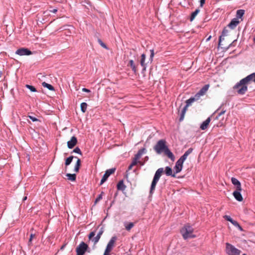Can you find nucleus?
<instances>
[{"instance_id":"f257e3e1","label":"nucleus","mask_w":255,"mask_h":255,"mask_svg":"<svg viewBox=\"0 0 255 255\" xmlns=\"http://www.w3.org/2000/svg\"><path fill=\"white\" fill-rule=\"evenodd\" d=\"M252 81L255 82V73H253L245 78L241 80L234 86L233 89L237 90V93L239 95H244L248 91L247 85Z\"/></svg>"},{"instance_id":"f03ea898","label":"nucleus","mask_w":255,"mask_h":255,"mask_svg":"<svg viewBox=\"0 0 255 255\" xmlns=\"http://www.w3.org/2000/svg\"><path fill=\"white\" fill-rule=\"evenodd\" d=\"M193 228L189 224H186L180 230L183 238L184 240L195 238L196 236L193 234Z\"/></svg>"},{"instance_id":"7ed1b4c3","label":"nucleus","mask_w":255,"mask_h":255,"mask_svg":"<svg viewBox=\"0 0 255 255\" xmlns=\"http://www.w3.org/2000/svg\"><path fill=\"white\" fill-rule=\"evenodd\" d=\"M163 171L164 170L163 168H159L156 171L151 184L149 191L150 194H152L154 192L156 185L158 182L160 177L161 176Z\"/></svg>"},{"instance_id":"20e7f679","label":"nucleus","mask_w":255,"mask_h":255,"mask_svg":"<svg viewBox=\"0 0 255 255\" xmlns=\"http://www.w3.org/2000/svg\"><path fill=\"white\" fill-rule=\"evenodd\" d=\"M166 143V142L165 139H160L154 145L153 149L157 154H161L168 147Z\"/></svg>"},{"instance_id":"39448f33","label":"nucleus","mask_w":255,"mask_h":255,"mask_svg":"<svg viewBox=\"0 0 255 255\" xmlns=\"http://www.w3.org/2000/svg\"><path fill=\"white\" fill-rule=\"evenodd\" d=\"M226 252L228 255H240L241 251L230 243L226 244Z\"/></svg>"},{"instance_id":"423d86ee","label":"nucleus","mask_w":255,"mask_h":255,"mask_svg":"<svg viewBox=\"0 0 255 255\" xmlns=\"http://www.w3.org/2000/svg\"><path fill=\"white\" fill-rule=\"evenodd\" d=\"M89 249L88 245L84 242H82L76 248V252L78 255H84Z\"/></svg>"},{"instance_id":"0eeeda50","label":"nucleus","mask_w":255,"mask_h":255,"mask_svg":"<svg viewBox=\"0 0 255 255\" xmlns=\"http://www.w3.org/2000/svg\"><path fill=\"white\" fill-rule=\"evenodd\" d=\"M116 170V168H112L111 169H107L106 171L105 174H104V175L101 180L100 185H102L108 179L109 177L111 174H113L115 172Z\"/></svg>"},{"instance_id":"6e6552de","label":"nucleus","mask_w":255,"mask_h":255,"mask_svg":"<svg viewBox=\"0 0 255 255\" xmlns=\"http://www.w3.org/2000/svg\"><path fill=\"white\" fill-rule=\"evenodd\" d=\"M15 54L20 56L30 55L32 54V52L26 48H21L18 49L15 51Z\"/></svg>"},{"instance_id":"1a4fd4ad","label":"nucleus","mask_w":255,"mask_h":255,"mask_svg":"<svg viewBox=\"0 0 255 255\" xmlns=\"http://www.w3.org/2000/svg\"><path fill=\"white\" fill-rule=\"evenodd\" d=\"M117 240V237L116 236L112 237L108 243L106 249L111 252Z\"/></svg>"},{"instance_id":"9d476101","label":"nucleus","mask_w":255,"mask_h":255,"mask_svg":"<svg viewBox=\"0 0 255 255\" xmlns=\"http://www.w3.org/2000/svg\"><path fill=\"white\" fill-rule=\"evenodd\" d=\"M77 138L75 136H73L71 139L67 142V146L69 148H73L77 143Z\"/></svg>"},{"instance_id":"9b49d317","label":"nucleus","mask_w":255,"mask_h":255,"mask_svg":"<svg viewBox=\"0 0 255 255\" xmlns=\"http://www.w3.org/2000/svg\"><path fill=\"white\" fill-rule=\"evenodd\" d=\"M146 59V55L143 53L141 55V59L140 60V64L142 67V72H144L146 71L147 67V63L145 62Z\"/></svg>"},{"instance_id":"f8f14e48","label":"nucleus","mask_w":255,"mask_h":255,"mask_svg":"<svg viewBox=\"0 0 255 255\" xmlns=\"http://www.w3.org/2000/svg\"><path fill=\"white\" fill-rule=\"evenodd\" d=\"M240 21L237 18L232 19L231 22L228 24L227 26L231 29H235L236 26L239 24Z\"/></svg>"},{"instance_id":"ddd939ff","label":"nucleus","mask_w":255,"mask_h":255,"mask_svg":"<svg viewBox=\"0 0 255 255\" xmlns=\"http://www.w3.org/2000/svg\"><path fill=\"white\" fill-rule=\"evenodd\" d=\"M183 163L178 160L176 161L175 163V165L174 167V170H175L174 172L175 174L181 171L183 168Z\"/></svg>"},{"instance_id":"4468645a","label":"nucleus","mask_w":255,"mask_h":255,"mask_svg":"<svg viewBox=\"0 0 255 255\" xmlns=\"http://www.w3.org/2000/svg\"><path fill=\"white\" fill-rule=\"evenodd\" d=\"M242 190H238L236 189L233 193L234 198L239 202H241L243 200L242 195L241 193Z\"/></svg>"},{"instance_id":"2eb2a0df","label":"nucleus","mask_w":255,"mask_h":255,"mask_svg":"<svg viewBox=\"0 0 255 255\" xmlns=\"http://www.w3.org/2000/svg\"><path fill=\"white\" fill-rule=\"evenodd\" d=\"M231 181L232 184L236 186V188L238 190H242V187H241V182L239 181V180H238L237 178L235 177H232L231 178Z\"/></svg>"},{"instance_id":"dca6fc26","label":"nucleus","mask_w":255,"mask_h":255,"mask_svg":"<svg viewBox=\"0 0 255 255\" xmlns=\"http://www.w3.org/2000/svg\"><path fill=\"white\" fill-rule=\"evenodd\" d=\"M104 228L102 227L100 229V230L99 232H98V234L97 235V236L93 239L92 242H94V245H95L99 242V240L101 238L102 235L104 233Z\"/></svg>"},{"instance_id":"f3484780","label":"nucleus","mask_w":255,"mask_h":255,"mask_svg":"<svg viewBox=\"0 0 255 255\" xmlns=\"http://www.w3.org/2000/svg\"><path fill=\"white\" fill-rule=\"evenodd\" d=\"M146 152V149L145 147H143L139 149L137 153L134 155V157L133 159L136 161H138V160L140 158L141 156Z\"/></svg>"},{"instance_id":"a211bd4d","label":"nucleus","mask_w":255,"mask_h":255,"mask_svg":"<svg viewBox=\"0 0 255 255\" xmlns=\"http://www.w3.org/2000/svg\"><path fill=\"white\" fill-rule=\"evenodd\" d=\"M163 152L164 154L166 155L169 158H170L172 161H174L175 156L168 147H167Z\"/></svg>"},{"instance_id":"6ab92c4d","label":"nucleus","mask_w":255,"mask_h":255,"mask_svg":"<svg viewBox=\"0 0 255 255\" xmlns=\"http://www.w3.org/2000/svg\"><path fill=\"white\" fill-rule=\"evenodd\" d=\"M165 174L167 176H170L172 177H176V174L174 173H173L172 168L169 166H166L165 168Z\"/></svg>"},{"instance_id":"aec40b11","label":"nucleus","mask_w":255,"mask_h":255,"mask_svg":"<svg viewBox=\"0 0 255 255\" xmlns=\"http://www.w3.org/2000/svg\"><path fill=\"white\" fill-rule=\"evenodd\" d=\"M211 121V117H208L205 121H204L200 126V128L202 130H205Z\"/></svg>"},{"instance_id":"412c9836","label":"nucleus","mask_w":255,"mask_h":255,"mask_svg":"<svg viewBox=\"0 0 255 255\" xmlns=\"http://www.w3.org/2000/svg\"><path fill=\"white\" fill-rule=\"evenodd\" d=\"M209 88V85L206 84L198 92V95H200L201 96H203L208 91Z\"/></svg>"},{"instance_id":"4be33fe9","label":"nucleus","mask_w":255,"mask_h":255,"mask_svg":"<svg viewBox=\"0 0 255 255\" xmlns=\"http://www.w3.org/2000/svg\"><path fill=\"white\" fill-rule=\"evenodd\" d=\"M75 158L77 159V162L75 165L74 167V171L76 172H78L79 171V169L81 165V161L80 158H79L78 157L75 156Z\"/></svg>"},{"instance_id":"5701e85b","label":"nucleus","mask_w":255,"mask_h":255,"mask_svg":"<svg viewBox=\"0 0 255 255\" xmlns=\"http://www.w3.org/2000/svg\"><path fill=\"white\" fill-rule=\"evenodd\" d=\"M128 66H130V68L132 69V71L134 72V73H136L137 69L136 68V66L134 63V61L133 60H130L128 62Z\"/></svg>"},{"instance_id":"b1692460","label":"nucleus","mask_w":255,"mask_h":255,"mask_svg":"<svg viewBox=\"0 0 255 255\" xmlns=\"http://www.w3.org/2000/svg\"><path fill=\"white\" fill-rule=\"evenodd\" d=\"M118 190L124 191L126 188V186L125 185L123 180L120 181L117 186Z\"/></svg>"},{"instance_id":"393cba45","label":"nucleus","mask_w":255,"mask_h":255,"mask_svg":"<svg viewBox=\"0 0 255 255\" xmlns=\"http://www.w3.org/2000/svg\"><path fill=\"white\" fill-rule=\"evenodd\" d=\"M66 177H67L68 179L69 180H70L71 181H75L76 179V174H71V173H67L66 174Z\"/></svg>"},{"instance_id":"a878e982","label":"nucleus","mask_w":255,"mask_h":255,"mask_svg":"<svg viewBox=\"0 0 255 255\" xmlns=\"http://www.w3.org/2000/svg\"><path fill=\"white\" fill-rule=\"evenodd\" d=\"M199 12L200 9L199 8H197L194 11L192 12L190 17V20L192 21Z\"/></svg>"},{"instance_id":"bb28decb","label":"nucleus","mask_w":255,"mask_h":255,"mask_svg":"<svg viewBox=\"0 0 255 255\" xmlns=\"http://www.w3.org/2000/svg\"><path fill=\"white\" fill-rule=\"evenodd\" d=\"M244 14L245 10L244 9H239L236 12V18L238 19L241 18Z\"/></svg>"},{"instance_id":"cd10ccee","label":"nucleus","mask_w":255,"mask_h":255,"mask_svg":"<svg viewBox=\"0 0 255 255\" xmlns=\"http://www.w3.org/2000/svg\"><path fill=\"white\" fill-rule=\"evenodd\" d=\"M75 156H74L73 155H71V156H70L69 157H67L66 159H65V165L66 166H67L68 165H69L72 160H73V159L74 158H75Z\"/></svg>"},{"instance_id":"c85d7f7f","label":"nucleus","mask_w":255,"mask_h":255,"mask_svg":"<svg viewBox=\"0 0 255 255\" xmlns=\"http://www.w3.org/2000/svg\"><path fill=\"white\" fill-rule=\"evenodd\" d=\"M42 85L43 87L47 88L48 89H49L50 91H54V87L51 85V84H48L46 83L45 82H43L42 83Z\"/></svg>"},{"instance_id":"c756f323","label":"nucleus","mask_w":255,"mask_h":255,"mask_svg":"<svg viewBox=\"0 0 255 255\" xmlns=\"http://www.w3.org/2000/svg\"><path fill=\"white\" fill-rule=\"evenodd\" d=\"M138 162L140 163V164H141V165H143V163H141V162H140V161H136V160H135L134 159H133V160H132V162H131V164H130L129 165V166L128 167V170H131V168H132V167L133 166H134V165H136V164H137V163Z\"/></svg>"},{"instance_id":"7c9ffc66","label":"nucleus","mask_w":255,"mask_h":255,"mask_svg":"<svg viewBox=\"0 0 255 255\" xmlns=\"http://www.w3.org/2000/svg\"><path fill=\"white\" fill-rule=\"evenodd\" d=\"M87 104L85 102H83L81 104L80 107L81 110L83 113H85L87 110Z\"/></svg>"},{"instance_id":"2f4dec72","label":"nucleus","mask_w":255,"mask_h":255,"mask_svg":"<svg viewBox=\"0 0 255 255\" xmlns=\"http://www.w3.org/2000/svg\"><path fill=\"white\" fill-rule=\"evenodd\" d=\"M104 194V192L102 191L101 194H99L96 198L94 204L96 205L98 202H99L103 198V195Z\"/></svg>"},{"instance_id":"473e14b6","label":"nucleus","mask_w":255,"mask_h":255,"mask_svg":"<svg viewBox=\"0 0 255 255\" xmlns=\"http://www.w3.org/2000/svg\"><path fill=\"white\" fill-rule=\"evenodd\" d=\"M98 43H99V44L102 47H103L104 48L106 49H107L108 50L109 49V48L107 47V46L106 45L105 43H104L102 40L100 39V38H98Z\"/></svg>"},{"instance_id":"72a5a7b5","label":"nucleus","mask_w":255,"mask_h":255,"mask_svg":"<svg viewBox=\"0 0 255 255\" xmlns=\"http://www.w3.org/2000/svg\"><path fill=\"white\" fill-rule=\"evenodd\" d=\"M150 57L148 59V61H149L151 63H152V62L153 61V57L154 55V49H150Z\"/></svg>"},{"instance_id":"f704fd0d","label":"nucleus","mask_w":255,"mask_h":255,"mask_svg":"<svg viewBox=\"0 0 255 255\" xmlns=\"http://www.w3.org/2000/svg\"><path fill=\"white\" fill-rule=\"evenodd\" d=\"M194 102V98H192V97H191L190 98H189V99H188L187 100H186V105L187 106H189L191 105V104Z\"/></svg>"},{"instance_id":"c9c22d12","label":"nucleus","mask_w":255,"mask_h":255,"mask_svg":"<svg viewBox=\"0 0 255 255\" xmlns=\"http://www.w3.org/2000/svg\"><path fill=\"white\" fill-rule=\"evenodd\" d=\"M25 87L28 89L29 90H30L31 92H36V88L32 86V85H26Z\"/></svg>"},{"instance_id":"e433bc0d","label":"nucleus","mask_w":255,"mask_h":255,"mask_svg":"<svg viewBox=\"0 0 255 255\" xmlns=\"http://www.w3.org/2000/svg\"><path fill=\"white\" fill-rule=\"evenodd\" d=\"M134 226V224L132 222L129 223L125 228L127 231H129Z\"/></svg>"},{"instance_id":"4c0bfd02","label":"nucleus","mask_w":255,"mask_h":255,"mask_svg":"<svg viewBox=\"0 0 255 255\" xmlns=\"http://www.w3.org/2000/svg\"><path fill=\"white\" fill-rule=\"evenodd\" d=\"M73 152L76 153L80 155H82V154L81 150L79 147H76L75 148H74L71 153Z\"/></svg>"},{"instance_id":"58836bf2","label":"nucleus","mask_w":255,"mask_h":255,"mask_svg":"<svg viewBox=\"0 0 255 255\" xmlns=\"http://www.w3.org/2000/svg\"><path fill=\"white\" fill-rule=\"evenodd\" d=\"M187 157V156L184 153V154L182 155L178 160L183 163Z\"/></svg>"},{"instance_id":"ea45409f","label":"nucleus","mask_w":255,"mask_h":255,"mask_svg":"<svg viewBox=\"0 0 255 255\" xmlns=\"http://www.w3.org/2000/svg\"><path fill=\"white\" fill-rule=\"evenodd\" d=\"M95 231H93V232H91L89 236H88V238H89V239L90 240H93V239L94 238V237L95 236Z\"/></svg>"},{"instance_id":"a19ab883","label":"nucleus","mask_w":255,"mask_h":255,"mask_svg":"<svg viewBox=\"0 0 255 255\" xmlns=\"http://www.w3.org/2000/svg\"><path fill=\"white\" fill-rule=\"evenodd\" d=\"M224 218L226 220H227V221H228L230 222V223H232V221H233V219H232V218L230 216H228V215H225V216H224Z\"/></svg>"},{"instance_id":"79ce46f5","label":"nucleus","mask_w":255,"mask_h":255,"mask_svg":"<svg viewBox=\"0 0 255 255\" xmlns=\"http://www.w3.org/2000/svg\"><path fill=\"white\" fill-rule=\"evenodd\" d=\"M193 149L192 148H189L185 153L184 154L187 156L192 152Z\"/></svg>"},{"instance_id":"37998d69","label":"nucleus","mask_w":255,"mask_h":255,"mask_svg":"<svg viewBox=\"0 0 255 255\" xmlns=\"http://www.w3.org/2000/svg\"><path fill=\"white\" fill-rule=\"evenodd\" d=\"M193 149L192 148H189L185 153L184 154L187 156L192 152Z\"/></svg>"},{"instance_id":"c03bdc74","label":"nucleus","mask_w":255,"mask_h":255,"mask_svg":"<svg viewBox=\"0 0 255 255\" xmlns=\"http://www.w3.org/2000/svg\"><path fill=\"white\" fill-rule=\"evenodd\" d=\"M228 30L225 27L223 30L221 35L222 36H225L228 34Z\"/></svg>"},{"instance_id":"a18cd8bd","label":"nucleus","mask_w":255,"mask_h":255,"mask_svg":"<svg viewBox=\"0 0 255 255\" xmlns=\"http://www.w3.org/2000/svg\"><path fill=\"white\" fill-rule=\"evenodd\" d=\"M28 117L32 120V122H37L40 121L36 117H33L32 116H28Z\"/></svg>"},{"instance_id":"49530a36","label":"nucleus","mask_w":255,"mask_h":255,"mask_svg":"<svg viewBox=\"0 0 255 255\" xmlns=\"http://www.w3.org/2000/svg\"><path fill=\"white\" fill-rule=\"evenodd\" d=\"M201 96L200 95H198V93H197L193 97H192V98H194L195 101L198 100Z\"/></svg>"},{"instance_id":"de8ad7c7","label":"nucleus","mask_w":255,"mask_h":255,"mask_svg":"<svg viewBox=\"0 0 255 255\" xmlns=\"http://www.w3.org/2000/svg\"><path fill=\"white\" fill-rule=\"evenodd\" d=\"M223 37H224V36H222V35L219 37V44H218L219 47L221 45V42L222 40H223L224 39V38Z\"/></svg>"},{"instance_id":"09e8293b","label":"nucleus","mask_w":255,"mask_h":255,"mask_svg":"<svg viewBox=\"0 0 255 255\" xmlns=\"http://www.w3.org/2000/svg\"><path fill=\"white\" fill-rule=\"evenodd\" d=\"M231 223L236 227L239 226V224L238 222L234 220H233Z\"/></svg>"},{"instance_id":"8fccbe9b","label":"nucleus","mask_w":255,"mask_h":255,"mask_svg":"<svg viewBox=\"0 0 255 255\" xmlns=\"http://www.w3.org/2000/svg\"><path fill=\"white\" fill-rule=\"evenodd\" d=\"M188 107V106H187L186 105H185L184 107V108H183V109L182 110L181 113H183V114H185Z\"/></svg>"},{"instance_id":"3c124183","label":"nucleus","mask_w":255,"mask_h":255,"mask_svg":"<svg viewBox=\"0 0 255 255\" xmlns=\"http://www.w3.org/2000/svg\"><path fill=\"white\" fill-rule=\"evenodd\" d=\"M35 235L34 234H31L30 235L29 239V242H30L31 241H32V239L34 237H35Z\"/></svg>"},{"instance_id":"603ef678","label":"nucleus","mask_w":255,"mask_h":255,"mask_svg":"<svg viewBox=\"0 0 255 255\" xmlns=\"http://www.w3.org/2000/svg\"><path fill=\"white\" fill-rule=\"evenodd\" d=\"M205 0H200V5L201 7H202L203 5L205 4Z\"/></svg>"},{"instance_id":"864d4df0","label":"nucleus","mask_w":255,"mask_h":255,"mask_svg":"<svg viewBox=\"0 0 255 255\" xmlns=\"http://www.w3.org/2000/svg\"><path fill=\"white\" fill-rule=\"evenodd\" d=\"M184 115H185V114H183L182 113H181L180 118H179L180 121H182L183 120V119L184 118Z\"/></svg>"},{"instance_id":"5fc2aeb1","label":"nucleus","mask_w":255,"mask_h":255,"mask_svg":"<svg viewBox=\"0 0 255 255\" xmlns=\"http://www.w3.org/2000/svg\"><path fill=\"white\" fill-rule=\"evenodd\" d=\"M82 90L83 92H87V93H89V92H91L89 89H88L85 88H83L82 89Z\"/></svg>"},{"instance_id":"6e6d98bb","label":"nucleus","mask_w":255,"mask_h":255,"mask_svg":"<svg viewBox=\"0 0 255 255\" xmlns=\"http://www.w3.org/2000/svg\"><path fill=\"white\" fill-rule=\"evenodd\" d=\"M57 8H53V9H50L49 10V11L51 12H52V13H55L57 12Z\"/></svg>"},{"instance_id":"4d7b16f0","label":"nucleus","mask_w":255,"mask_h":255,"mask_svg":"<svg viewBox=\"0 0 255 255\" xmlns=\"http://www.w3.org/2000/svg\"><path fill=\"white\" fill-rule=\"evenodd\" d=\"M110 251H108L107 249H105L104 255H110Z\"/></svg>"},{"instance_id":"13d9d810","label":"nucleus","mask_w":255,"mask_h":255,"mask_svg":"<svg viewBox=\"0 0 255 255\" xmlns=\"http://www.w3.org/2000/svg\"><path fill=\"white\" fill-rule=\"evenodd\" d=\"M236 41V40L233 41V42L232 43H231L230 44H229V45L228 46V47L226 48V49H228L229 48L231 47H232L233 46H234V42Z\"/></svg>"},{"instance_id":"bf43d9fd","label":"nucleus","mask_w":255,"mask_h":255,"mask_svg":"<svg viewBox=\"0 0 255 255\" xmlns=\"http://www.w3.org/2000/svg\"><path fill=\"white\" fill-rule=\"evenodd\" d=\"M226 112V110H223L220 113L218 114V116H221V115H223Z\"/></svg>"},{"instance_id":"052dcab7","label":"nucleus","mask_w":255,"mask_h":255,"mask_svg":"<svg viewBox=\"0 0 255 255\" xmlns=\"http://www.w3.org/2000/svg\"><path fill=\"white\" fill-rule=\"evenodd\" d=\"M237 228H238L241 231H243L242 227L240 225L239 226L237 227Z\"/></svg>"},{"instance_id":"680f3d73","label":"nucleus","mask_w":255,"mask_h":255,"mask_svg":"<svg viewBox=\"0 0 255 255\" xmlns=\"http://www.w3.org/2000/svg\"><path fill=\"white\" fill-rule=\"evenodd\" d=\"M28 246L29 247H31L32 246V241H31L30 242H29V241L28 242Z\"/></svg>"},{"instance_id":"e2e57ef3","label":"nucleus","mask_w":255,"mask_h":255,"mask_svg":"<svg viewBox=\"0 0 255 255\" xmlns=\"http://www.w3.org/2000/svg\"><path fill=\"white\" fill-rule=\"evenodd\" d=\"M211 38V36H210L208 38H207L206 41H208L210 40Z\"/></svg>"},{"instance_id":"0e129e2a","label":"nucleus","mask_w":255,"mask_h":255,"mask_svg":"<svg viewBox=\"0 0 255 255\" xmlns=\"http://www.w3.org/2000/svg\"><path fill=\"white\" fill-rule=\"evenodd\" d=\"M66 245H63L61 247V250H63L65 247Z\"/></svg>"},{"instance_id":"69168bd1","label":"nucleus","mask_w":255,"mask_h":255,"mask_svg":"<svg viewBox=\"0 0 255 255\" xmlns=\"http://www.w3.org/2000/svg\"><path fill=\"white\" fill-rule=\"evenodd\" d=\"M220 116H218V115L216 117V118H215V120H217L219 119V118Z\"/></svg>"},{"instance_id":"338daca9","label":"nucleus","mask_w":255,"mask_h":255,"mask_svg":"<svg viewBox=\"0 0 255 255\" xmlns=\"http://www.w3.org/2000/svg\"><path fill=\"white\" fill-rule=\"evenodd\" d=\"M26 199H27V197H26V196H25V197H24L23 198L22 200H23V201H25V200H26Z\"/></svg>"},{"instance_id":"774afa93","label":"nucleus","mask_w":255,"mask_h":255,"mask_svg":"<svg viewBox=\"0 0 255 255\" xmlns=\"http://www.w3.org/2000/svg\"><path fill=\"white\" fill-rule=\"evenodd\" d=\"M253 41H254V43H255V36L253 38Z\"/></svg>"}]
</instances>
